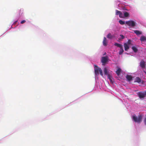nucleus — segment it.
Returning <instances> with one entry per match:
<instances>
[{"label":"nucleus","mask_w":146,"mask_h":146,"mask_svg":"<svg viewBox=\"0 0 146 146\" xmlns=\"http://www.w3.org/2000/svg\"><path fill=\"white\" fill-rule=\"evenodd\" d=\"M140 99H143L146 96V91L143 92H140L137 94Z\"/></svg>","instance_id":"3"},{"label":"nucleus","mask_w":146,"mask_h":146,"mask_svg":"<svg viewBox=\"0 0 146 146\" xmlns=\"http://www.w3.org/2000/svg\"><path fill=\"white\" fill-rule=\"evenodd\" d=\"M100 70V74L101 75V76H102L103 77V73H102V70Z\"/></svg>","instance_id":"26"},{"label":"nucleus","mask_w":146,"mask_h":146,"mask_svg":"<svg viewBox=\"0 0 146 146\" xmlns=\"http://www.w3.org/2000/svg\"><path fill=\"white\" fill-rule=\"evenodd\" d=\"M17 22V21H16L15 22V23H16Z\"/></svg>","instance_id":"31"},{"label":"nucleus","mask_w":146,"mask_h":146,"mask_svg":"<svg viewBox=\"0 0 146 146\" xmlns=\"http://www.w3.org/2000/svg\"><path fill=\"white\" fill-rule=\"evenodd\" d=\"M123 13H124V16H123L124 18V17H127L129 16V13H128V12H123Z\"/></svg>","instance_id":"15"},{"label":"nucleus","mask_w":146,"mask_h":146,"mask_svg":"<svg viewBox=\"0 0 146 146\" xmlns=\"http://www.w3.org/2000/svg\"><path fill=\"white\" fill-rule=\"evenodd\" d=\"M94 71L95 74L96 75H98L99 72H100V70L102 69L100 68H99L96 65H94Z\"/></svg>","instance_id":"4"},{"label":"nucleus","mask_w":146,"mask_h":146,"mask_svg":"<svg viewBox=\"0 0 146 146\" xmlns=\"http://www.w3.org/2000/svg\"><path fill=\"white\" fill-rule=\"evenodd\" d=\"M121 69L120 68H118L117 70L116 71V73L117 75L119 76L120 75L121 72Z\"/></svg>","instance_id":"12"},{"label":"nucleus","mask_w":146,"mask_h":146,"mask_svg":"<svg viewBox=\"0 0 146 146\" xmlns=\"http://www.w3.org/2000/svg\"><path fill=\"white\" fill-rule=\"evenodd\" d=\"M133 118L134 121L140 123L142 121V116L141 115H139L138 116V117H137L135 116H133Z\"/></svg>","instance_id":"1"},{"label":"nucleus","mask_w":146,"mask_h":146,"mask_svg":"<svg viewBox=\"0 0 146 146\" xmlns=\"http://www.w3.org/2000/svg\"><path fill=\"white\" fill-rule=\"evenodd\" d=\"M119 23L121 25H123L125 24V21L121 20H119Z\"/></svg>","instance_id":"21"},{"label":"nucleus","mask_w":146,"mask_h":146,"mask_svg":"<svg viewBox=\"0 0 146 146\" xmlns=\"http://www.w3.org/2000/svg\"><path fill=\"white\" fill-rule=\"evenodd\" d=\"M108 79H109L110 80V81L112 82L113 83L112 80V77L111 76L110 74L108 75Z\"/></svg>","instance_id":"16"},{"label":"nucleus","mask_w":146,"mask_h":146,"mask_svg":"<svg viewBox=\"0 0 146 146\" xmlns=\"http://www.w3.org/2000/svg\"><path fill=\"white\" fill-rule=\"evenodd\" d=\"M144 121L145 125H146V117L145 118Z\"/></svg>","instance_id":"28"},{"label":"nucleus","mask_w":146,"mask_h":146,"mask_svg":"<svg viewBox=\"0 0 146 146\" xmlns=\"http://www.w3.org/2000/svg\"><path fill=\"white\" fill-rule=\"evenodd\" d=\"M125 24L129 26L134 27L135 26L136 23L133 21L129 20L126 21Z\"/></svg>","instance_id":"2"},{"label":"nucleus","mask_w":146,"mask_h":146,"mask_svg":"<svg viewBox=\"0 0 146 146\" xmlns=\"http://www.w3.org/2000/svg\"><path fill=\"white\" fill-rule=\"evenodd\" d=\"M132 49L134 51V52H137L138 51V49L135 46H132Z\"/></svg>","instance_id":"18"},{"label":"nucleus","mask_w":146,"mask_h":146,"mask_svg":"<svg viewBox=\"0 0 146 146\" xmlns=\"http://www.w3.org/2000/svg\"><path fill=\"white\" fill-rule=\"evenodd\" d=\"M140 66L142 68H145V62L143 60L141 61L140 63Z\"/></svg>","instance_id":"6"},{"label":"nucleus","mask_w":146,"mask_h":146,"mask_svg":"<svg viewBox=\"0 0 146 146\" xmlns=\"http://www.w3.org/2000/svg\"><path fill=\"white\" fill-rule=\"evenodd\" d=\"M103 43L104 45L106 46L107 45V39L105 37H104Z\"/></svg>","instance_id":"9"},{"label":"nucleus","mask_w":146,"mask_h":146,"mask_svg":"<svg viewBox=\"0 0 146 146\" xmlns=\"http://www.w3.org/2000/svg\"><path fill=\"white\" fill-rule=\"evenodd\" d=\"M120 36H121V38H119V40H121L122 39H123L124 38V37L123 35H120Z\"/></svg>","instance_id":"24"},{"label":"nucleus","mask_w":146,"mask_h":146,"mask_svg":"<svg viewBox=\"0 0 146 146\" xmlns=\"http://www.w3.org/2000/svg\"><path fill=\"white\" fill-rule=\"evenodd\" d=\"M124 45L125 50V51H127L128 49L129 48V45H128L126 43H124Z\"/></svg>","instance_id":"7"},{"label":"nucleus","mask_w":146,"mask_h":146,"mask_svg":"<svg viewBox=\"0 0 146 146\" xmlns=\"http://www.w3.org/2000/svg\"><path fill=\"white\" fill-rule=\"evenodd\" d=\"M114 45L115 46H117L118 47H119V48L121 47L122 46L121 44H119L117 43H115L114 44Z\"/></svg>","instance_id":"19"},{"label":"nucleus","mask_w":146,"mask_h":146,"mask_svg":"<svg viewBox=\"0 0 146 146\" xmlns=\"http://www.w3.org/2000/svg\"><path fill=\"white\" fill-rule=\"evenodd\" d=\"M123 52H124V50H123V47L122 46L120 48V50L119 51V54L120 55H121V54H123Z\"/></svg>","instance_id":"14"},{"label":"nucleus","mask_w":146,"mask_h":146,"mask_svg":"<svg viewBox=\"0 0 146 146\" xmlns=\"http://www.w3.org/2000/svg\"><path fill=\"white\" fill-rule=\"evenodd\" d=\"M135 82L140 83L141 82V79L139 77H137L135 78Z\"/></svg>","instance_id":"17"},{"label":"nucleus","mask_w":146,"mask_h":146,"mask_svg":"<svg viewBox=\"0 0 146 146\" xmlns=\"http://www.w3.org/2000/svg\"><path fill=\"white\" fill-rule=\"evenodd\" d=\"M107 38L110 39H111L112 38V36L110 33H109L107 35Z\"/></svg>","instance_id":"20"},{"label":"nucleus","mask_w":146,"mask_h":146,"mask_svg":"<svg viewBox=\"0 0 146 146\" xmlns=\"http://www.w3.org/2000/svg\"><path fill=\"white\" fill-rule=\"evenodd\" d=\"M21 10H20V13H19V14H20V13H21Z\"/></svg>","instance_id":"29"},{"label":"nucleus","mask_w":146,"mask_h":146,"mask_svg":"<svg viewBox=\"0 0 146 146\" xmlns=\"http://www.w3.org/2000/svg\"><path fill=\"white\" fill-rule=\"evenodd\" d=\"M145 72V74H146V72Z\"/></svg>","instance_id":"32"},{"label":"nucleus","mask_w":146,"mask_h":146,"mask_svg":"<svg viewBox=\"0 0 146 146\" xmlns=\"http://www.w3.org/2000/svg\"><path fill=\"white\" fill-rule=\"evenodd\" d=\"M141 42H143L146 41V37L144 36H141L140 39Z\"/></svg>","instance_id":"11"},{"label":"nucleus","mask_w":146,"mask_h":146,"mask_svg":"<svg viewBox=\"0 0 146 146\" xmlns=\"http://www.w3.org/2000/svg\"><path fill=\"white\" fill-rule=\"evenodd\" d=\"M25 22H26V21L25 20H23L22 21H21V24H23V23H25Z\"/></svg>","instance_id":"27"},{"label":"nucleus","mask_w":146,"mask_h":146,"mask_svg":"<svg viewBox=\"0 0 146 146\" xmlns=\"http://www.w3.org/2000/svg\"><path fill=\"white\" fill-rule=\"evenodd\" d=\"M116 15H119L121 11L117 10H116Z\"/></svg>","instance_id":"23"},{"label":"nucleus","mask_w":146,"mask_h":146,"mask_svg":"<svg viewBox=\"0 0 146 146\" xmlns=\"http://www.w3.org/2000/svg\"><path fill=\"white\" fill-rule=\"evenodd\" d=\"M134 32L137 35H139L142 34V33L138 30H135Z\"/></svg>","instance_id":"10"},{"label":"nucleus","mask_w":146,"mask_h":146,"mask_svg":"<svg viewBox=\"0 0 146 146\" xmlns=\"http://www.w3.org/2000/svg\"><path fill=\"white\" fill-rule=\"evenodd\" d=\"M131 40H128L127 43L128 44V45H130L131 44Z\"/></svg>","instance_id":"25"},{"label":"nucleus","mask_w":146,"mask_h":146,"mask_svg":"<svg viewBox=\"0 0 146 146\" xmlns=\"http://www.w3.org/2000/svg\"><path fill=\"white\" fill-rule=\"evenodd\" d=\"M108 60V58L107 56H103L102 58L101 62L103 63H106Z\"/></svg>","instance_id":"5"},{"label":"nucleus","mask_w":146,"mask_h":146,"mask_svg":"<svg viewBox=\"0 0 146 146\" xmlns=\"http://www.w3.org/2000/svg\"><path fill=\"white\" fill-rule=\"evenodd\" d=\"M126 78L128 81H130L132 80V77L131 75H127Z\"/></svg>","instance_id":"8"},{"label":"nucleus","mask_w":146,"mask_h":146,"mask_svg":"<svg viewBox=\"0 0 146 146\" xmlns=\"http://www.w3.org/2000/svg\"><path fill=\"white\" fill-rule=\"evenodd\" d=\"M119 15V17L121 18H124V17L123 15V14L121 12H120V14Z\"/></svg>","instance_id":"22"},{"label":"nucleus","mask_w":146,"mask_h":146,"mask_svg":"<svg viewBox=\"0 0 146 146\" xmlns=\"http://www.w3.org/2000/svg\"><path fill=\"white\" fill-rule=\"evenodd\" d=\"M104 74L105 75H107V76H108V75L110 74H109L108 72V69L106 68V67L104 68Z\"/></svg>","instance_id":"13"},{"label":"nucleus","mask_w":146,"mask_h":146,"mask_svg":"<svg viewBox=\"0 0 146 146\" xmlns=\"http://www.w3.org/2000/svg\"><path fill=\"white\" fill-rule=\"evenodd\" d=\"M23 13V12H22V13H21V14H22Z\"/></svg>","instance_id":"30"}]
</instances>
